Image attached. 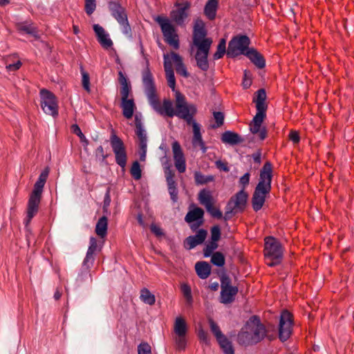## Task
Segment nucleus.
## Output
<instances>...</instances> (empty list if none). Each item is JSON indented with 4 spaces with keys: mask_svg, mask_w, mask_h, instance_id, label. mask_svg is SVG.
I'll return each mask as SVG.
<instances>
[{
    "mask_svg": "<svg viewBox=\"0 0 354 354\" xmlns=\"http://www.w3.org/2000/svg\"><path fill=\"white\" fill-rule=\"evenodd\" d=\"M266 335V327L254 316L239 333L237 342L240 345L248 346L261 342Z\"/></svg>",
    "mask_w": 354,
    "mask_h": 354,
    "instance_id": "4",
    "label": "nucleus"
},
{
    "mask_svg": "<svg viewBox=\"0 0 354 354\" xmlns=\"http://www.w3.org/2000/svg\"><path fill=\"white\" fill-rule=\"evenodd\" d=\"M191 125L193 127V145L199 146L201 149L203 150V151L205 152L207 148L205 147V142H203L202 138L200 125L196 121L191 122Z\"/></svg>",
    "mask_w": 354,
    "mask_h": 354,
    "instance_id": "26",
    "label": "nucleus"
},
{
    "mask_svg": "<svg viewBox=\"0 0 354 354\" xmlns=\"http://www.w3.org/2000/svg\"><path fill=\"white\" fill-rule=\"evenodd\" d=\"M138 354H152L151 347L147 342H142L138 346Z\"/></svg>",
    "mask_w": 354,
    "mask_h": 354,
    "instance_id": "49",
    "label": "nucleus"
},
{
    "mask_svg": "<svg viewBox=\"0 0 354 354\" xmlns=\"http://www.w3.org/2000/svg\"><path fill=\"white\" fill-rule=\"evenodd\" d=\"M97 241L95 237L91 236L89 240V246L86 252V257L82 263V268L86 272H88L89 268L93 266L95 257L94 254L97 250Z\"/></svg>",
    "mask_w": 354,
    "mask_h": 354,
    "instance_id": "19",
    "label": "nucleus"
},
{
    "mask_svg": "<svg viewBox=\"0 0 354 354\" xmlns=\"http://www.w3.org/2000/svg\"><path fill=\"white\" fill-rule=\"evenodd\" d=\"M221 140L222 142L232 146L239 145L243 142V139L239 133L232 131H225L223 132L221 135Z\"/></svg>",
    "mask_w": 354,
    "mask_h": 354,
    "instance_id": "25",
    "label": "nucleus"
},
{
    "mask_svg": "<svg viewBox=\"0 0 354 354\" xmlns=\"http://www.w3.org/2000/svg\"><path fill=\"white\" fill-rule=\"evenodd\" d=\"M250 39L247 35H238L232 38L228 43L227 56L234 58L241 55H246L250 49Z\"/></svg>",
    "mask_w": 354,
    "mask_h": 354,
    "instance_id": "9",
    "label": "nucleus"
},
{
    "mask_svg": "<svg viewBox=\"0 0 354 354\" xmlns=\"http://www.w3.org/2000/svg\"><path fill=\"white\" fill-rule=\"evenodd\" d=\"M174 165L179 173H184L186 170V162L184 153L178 142L172 144Z\"/></svg>",
    "mask_w": 354,
    "mask_h": 354,
    "instance_id": "18",
    "label": "nucleus"
},
{
    "mask_svg": "<svg viewBox=\"0 0 354 354\" xmlns=\"http://www.w3.org/2000/svg\"><path fill=\"white\" fill-rule=\"evenodd\" d=\"M81 74L82 76V86L87 91L90 92V77L87 72H86L83 67H80Z\"/></svg>",
    "mask_w": 354,
    "mask_h": 354,
    "instance_id": "45",
    "label": "nucleus"
},
{
    "mask_svg": "<svg viewBox=\"0 0 354 354\" xmlns=\"http://www.w3.org/2000/svg\"><path fill=\"white\" fill-rule=\"evenodd\" d=\"M206 211L213 217L217 219H221L223 217L222 212L214 205L207 209Z\"/></svg>",
    "mask_w": 354,
    "mask_h": 354,
    "instance_id": "51",
    "label": "nucleus"
},
{
    "mask_svg": "<svg viewBox=\"0 0 354 354\" xmlns=\"http://www.w3.org/2000/svg\"><path fill=\"white\" fill-rule=\"evenodd\" d=\"M218 0H208L204 8V14L209 20H214L216 15Z\"/></svg>",
    "mask_w": 354,
    "mask_h": 354,
    "instance_id": "33",
    "label": "nucleus"
},
{
    "mask_svg": "<svg viewBox=\"0 0 354 354\" xmlns=\"http://www.w3.org/2000/svg\"><path fill=\"white\" fill-rule=\"evenodd\" d=\"M146 64L147 66L142 73V77L145 92L150 106L161 115H165L170 118L176 115L179 118L183 119L188 125H191V122L195 121L194 116L197 112L196 106L194 104H178L175 111L171 101L167 99L163 100L162 106L156 95V86L153 75L149 68V63L148 60L146 61Z\"/></svg>",
    "mask_w": 354,
    "mask_h": 354,
    "instance_id": "1",
    "label": "nucleus"
},
{
    "mask_svg": "<svg viewBox=\"0 0 354 354\" xmlns=\"http://www.w3.org/2000/svg\"><path fill=\"white\" fill-rule=\"evenodd\" d=\"M194 180L197 185H205L214 181V177L212 175L205 176L199 171H196L194 174Z\"/></svg>",
    "mask_w": 354,
    "mask_h": 354,
    "instance_id": "40",
    "label": "nucleus"
},
{
    "mask_svg": "<svg viewBox=\"0 0 354 354\" xmlns=\"http://www.w3.org/2000/svg\"><path fill=\"white\" fill-rule=\"evenodd\" d=\"M175 342L176 347L178 350H184L187 344V340L185 335L177 336L175 338Z\"/></svg>",
    "mask_w": 354,
    "mask_h": 354,
    "instance_id": "54",
    "label": "nucleus"
},
{
    "mask_svg": "<svg viewBox=\"0 0 354 354\" xmlns=\"http://www.w3.org/2000/svg\"><path fill=\"white\" fill-rule=\"evenodd\" d=\"M207 235V231L205 229H200L195 235L189 236L185 239V245L188 250L194 248L198 245L202 244Z\"/></svg>",
    "mask_w": 354,
    "mask_h": 354,
    "instance_id": "21",
    "label": "nucleus"
},
{
    "mask_svg": "<svg viewBox=\"0 0 354 354\" xmlns=\"http://www.w3.org/2000/svg\"><path fill=\"white\" fill-rule=\"evenodd\" d=\"M95 0H85V12L91 15L95 10Z\"/></svg>",
    "mask_w": 354,
    "mask_h": 354,
    "instance_id": "53",
    "label": "nucleus"
},
{
    "mask_svg": "<svg viewBox=\"0 0 354 354\" xmlns=\"http://www.w3.org/2000/svg\"><path fill=\"white\" fill-rule=\"evenodd\" d=\"M215 165L217 167V169H218L221 171H224L225 172H227L230 171V169L227 166V163L225 162H223L221 160H216L215 162Z\"/></svg>",
    "mask_w": 354,
    "mask_h": 354,
    "instance_id": "57",
    "label": "nucleus"
},
{
    "mask_svg": "<svg viewBox=\"0 0 354 354\" xmlns=\"http://www.w3.org/2000/svg\"><path fill=\"white\" fill-rule=\"evenodd\" d=\"M93 30L98 42L104 48L108 49L113 46L112 40L109 38V34L106 32L103 27L99 24H94Z\"/></svg>",
    "mask_w": 354,
    "mask_h": 354,
    "instance_id": "23",
    "label": "nucleus"
},
{
    "mask_svg": "<svg viewBox=\"0 0 354 354\" xmlns=\"http://www.w3.org/2000/svg\"><path fill=\"white\" fill-rule=\"evenodd\" d=\"M150 230H151V232H153L157 236L163 235V232H162V229L155 224H152L150 226Z\"/></svg>",
    "mask_w": 354,
    "mask_h": 354,
    "instance_id": "62",
    "label": "nucleus"
},
{
    "mask_svg": "<svg viewBox=\"0 0 354 354\" xmlns=\"http://www.w3.org/2000/svg\"><path fill=\"white\" fill-rule=\"evenodd\" d=\"M245 56L259 68H263L266 66V60L263 56L254 48H250L246 53Z\"/></svg>",
    "mask_w": 354,
    "mask_h": 354,
    "instance_id": "24",
    "label": "nucleus"
},
{
    "mask_svg": "<svg viewBox=\"0 0 354 354\" xmlns=\"http://www.w3.org/2000/svg\"><path fill=\"white\" fill-rule=\"evenodd\" d=\"M109 9L113 17L121 26L122 33L127 37H131L132 31L125 8L118 2L111 1L109 3Z\"/></svg>",
    "mask_w": 354,
    "mask_h": 354,
    "instance_id": "10",
    "label": "nucleus"
},
{
    "mask_svg": "<svg viewBox=\"0 0 354 354\" xmlns=\"http://www.w3.org/2000/svg\"><path fill=\"white\" fill-rule=\"evenodd\" d=\"M110 143L115 154L116 163L122 168L125 167L127 160V155L123 141L112 130L110 137Z\"/></svg>",
    "mask_w": 354,
    "mask_h": 354,
    "instance_id": "11",
    "label": "nucleus"
},
{
    "mask_svg": "<svg viewBox=\"0 0 354 354\" xmlns=\"http://www.w3.org/2000/svg\"><path fill=\"white\" fill-rule=\"evenodd\" d=\"M174 329L177 336L185 335L187 331V326L185 319L180 317H176Z\"/></svg>",
    "mask_w": 354,
    "mask_h": 354,
    "instance_id": "35",
    "label": "nucleus"
},
{
    "mask_svg": "<svg viewBox=\"0 0 354 354\" xmlns=\"http://www.w3.org/2000/svg\"><path fill=\"white\" fill-rule=\"evenodd\" d=\"M197 275L202 279H207L211 274V266L206 261H198L195 264Z\"/></svg>",
    "mask_w": 354,
    "mask_h": 354,
    "instance_id": "31",
    "label": "nucleus"
},
{
    "mask_svg": "<svg viewBox=\"0 0 354 354\" xmlns=\"http://www.w3.org/2000/svg\"><path fill=\"white\" fill-rule=\"evenodd\" d=\"M250 174L247 172L239 179V183L243 186L242 189H245L246 185L249 184Z\"/></svg>",
    "mask_w": 354,
    "mask_h": 354,
    "instance_id": "58",
    "label": "nucleus"
},
{
    "mask_svg": "<svg viewBox=\"0 0 354 354\" xmlns=\"http://www.w3.org/2000/svg\"><path fill=\"white\" fill-rule=\"evenodd\" d=\"M164 171L171 199L174 203H176L178 201V192L176 187V183L174 180L175 174L168 162L164 165Z\"/></svg>",
    "mask_w": 354,
    "mask_h": 354,
    "instance_id": "16",
    "label": "nucleus"
},
{
    "mask_svg": "<svg viewBox=\"0 0 354 354\" xmlns=\"http://www.w3.org/2000/svg\"><path fill=\"white\" fill-rule=\"evenodd\" d=\"M17 28L20 32H24L26 34L30 35L35 38L38 37L37 29L32 24H28L27 22L20 23L17 25Z\"/></svg>",
    "mask_w": 354,
    "mask_h": 354,
    "instance_id": "36",
    "label": "nucleus"
},
{
    "mask_svg": "<svg viewBox=\"0 0 354 354\" xmlns=\"http://www.w3.org/2000/svg\"><path fill=\"white\" fill-rule=\"evenodd\" d=\"M225 53L227 54L226 40L225 39H221L213 57L214 59H219L222 58Z\"/></svg>",
    "mask_w": 354,
    "mask_h": 354,
    "instance_id": "41",
    "label": "nucleus"
},
{
    "mask_svg": "<svg viewBox=\"0 0 354 354\" xmlns=\"http://www.w3.org/2000/svg\"><path fill=\"white\" fill-rule=\"evenodd\" d=\"M218 248V244L216 242L210 241L206 244L205 247L203 249V254L205 257H208L212 255L214 250H215Z\"/></svg>",
    "mask_w": 354,
    "mask_h": 354,
    "instance_id": "46",
    "label": "nucleus"
},
{
    "mask_svg": "<svg viewBox=\"0 0 354 354\" xmlns=\"http://www.w3.org/2000/svg\"><path fill=\"white\" fill-rule=\"evenodd\" d=\"M204 210L198 207H194L189 210L185 217V221L187 223H192L194 221H204Z\"/></svg>",
    "mask_w": 354,
    "mask_h": 354,
    "instance_id": "29",
    "label": "nucleus"
},
{
    "mask_svg": "<svg viewBox=\"0 0 354 354\" xmlns=\"http://www.w3.org/2000/svg\"><path fill=\"white\" fill-rule=\"evenodd\" d=\"M164 58V68L165 71V75L167 80L168 86L171 88L172 91L175 90L176 87V79L174 72L172 68V62L169 58V55L165 54Z\"/></svg>",
    "mask_w": 354,
    "mask_h": 354,
    "instance_id": "22",
    "label": "nucleus"
},
{
    "mask_svg": "<svg viewBox=\"0 0 354 354\" xmlns=\"http://www.w3.org/2000/svg\"><path fill=\"white\" fill-rule=\"evenodd\" d=\"M205 24L201 19L194 21L193 27V44L197 50L195 55L197 66L203 71L209 69L208 55L212 44V39L207 37Z\"/></svg>",
    "mask_w": 354,
    "mask_h": 354,
    "instance_id": "2",
    "label": "nucleus"
},
{
    "mask_svg": "<svg viewBox=\"0 0 354 354\" xmlns=\"http://www.w3.org/2000/svg\"><path fill=\"white\" fill-rule=\"evenodd\" d=\"M96 156H100L102 158V160H104L107 158V155L104 153V148L102 146H99L96 149Z\"/></svg>",
    "mask_w": 354,
    "mask_h": 354,
    "instance_id": "64",
    "label": "nucleus"
},
{
    "mask_svg": "<svg viewBox=\"0 0 354 354\" xmlns=\"http://www.w3.org/2000/svg\"><path fill=\"white\" fill-rule=\"evenodd\" d=\"M289 138L293 143H298L300 140L299 135L296 131H291L290 132Z\"/></svg>",
    "mask_w": 354,
    "mask_h": 354,
    "instance_id": "60",
    "label": "nucleus"
},
{
    "mask_svg": "<svg viewBox=\"0 0 354 354\" xmlns=\"http://www.w3.org/2000/svg\"><path fill=\"white\" fill-rule=\"evenodd\" d=\"M171 57L172 61L175 63L176 73L184 77H188L189 76V73L183 62L182 57L174 52L171 53Z\"/></svg>",
    "mask_w": 354,
    "mask_h": 354,
    "instance_id": "27",
    "label": "nucleus"
},
{
    "mask_svg": "<svg viewBox=\"0 0 354 354\" xmlns=\"http://www.w3.org/2000/svg\"><path fill=\"white\" fill-rule=\"evenodd\" d=\"M50 173V168L46 167L39 174L34 185L33 190L30 195L27 205V215L24 223L27 226L39 209L44 185Z\"/></svg>",
    "mask_w": 354,
    "mask_h": 354,
    "instance_id": "5",
    "label": "nucleus"
},
{
    "mask_svg": "<svg viewBox=\"0 0 354 354\" xmlns=\"http://www.w3.org/2000/svg\"><path fill=\"white\" fill-rule=\"evenodd\" d=\"M272 178V165L267 162L260 171L259 181L252 198V205L255 212H258L262 208L266 196L270 192Z\"/></svg>",
    "mask_w": 354,
    "mask_h": 354,
    "instance_id": "3",
    "label": "nucleus"
},
{
    "mask_svg": "<svg viewBox=\"0 0 354 354\" xmlns=\"http://www.w3.org/2000/svg\"><path fill=\"white\" fill-rule=\"evenodd\" d=\"M41 106L44 112L53 117L58 115V105L55 95L46 89L40 91Z\"/></svg>",
    "mask_w": 354,
    "mask_h": 354,
    "instance_id": "12",
    "label": "nucleus"
},
{
    "mask_svg": "<svg viewBox=\"0 0 354 354\" xmlns=\"http://www.w3.org/2000/svg\"><path fill=\"white\" fill-rule=\"evenodd\" d=\"M131 93H120L121 95V104L120 106L122 109V115L127 119L132 118L136 104L133 98L129 99V96Z\"/></svg>",
    "mask_w": 354,
    "mask_h": 354,
    "instance_id": "20",
    "label": "nucleus"
},
{
    "mask_svg": "<svg viewBox=\"0 0 354 354\" xmlns=\"http://www.w3.org/2000/svg\"><path fill=\"white\" fill-rule=\"evenodd\" d=\"M136 134L138 138L139 147H140V160L145 161L146 159L147 149V137L145 130L144 129L142 122L138 120V116H136Z\"/></svg>",
    "mask_w": 354,
    "mask_h": 354,
    "instance_id": "15",
    "label": "nucleus"
},
{
    "mask_svg": "<svg viewBox=\"0 0 354 354\" xmlns=\"http://www.w3.org/2000/svg\"><path fill=\"white\" fill-rule=\"evenodd\" d=\"M118 81L121 84L120 93H131V86L128 80L122 71L118 73Z\"/></svg>",
    "mask_w": 354,
    "mask_h": 354,
    "instance_id": "38",
    "label": "nucleus"
},
{
    "mask_svg": "<svg viewBox=\"0 0 354 354\" xmlns=\"http://www.w3.org/2000/svg\"><path fill=\"white\" fill-rule=\"evenodd\" d=\"M231 279L230 278L229 276H227V274H222L221 276V291H223V290H225L226 288H230V287H233L232 285H231Z\"/></svg>",
    "mask_w": 354,
    "mask_h": 354,
    "instance_id": "50",
    "label": "nucleus"
},
{
    "mask_svg": "<svg viewBox=\"0 0 354 354\" xmlns=\"http://www.w3.org/2000/svg\"><path fill=\"white\" fill-rule=\"evenodd\" d=\"M108 219L105 216L99 218L95 226V233L101 238H104L107 234Z\"/></svg>",
    "mask_w": 354,
    "mask_h": 354,
    "instance_id": "34",
    "label": "nucleus"
},
{
    "mask_svg": "<svg viewBox=\"0 0 354 354\" xmlns=\"http://www.w3.org/2000/svg\"><path fill=\"white\" fill-rule=\"evenodd\" d=\"M238 291L239 290L236 286L230 287L221 291V303L225 304L232 303L234 300V297L237 294Z\"/></svg>",
    "mask_w": 354,
    "mask_h": 354,
    "instance_id": "30",
    "label": "nucleus"
},
{
    "mask_svg": "<svg viewBox=\"0 0 354 354\" xmlns=\"http://www.w3.org/2000/svg\"><path fill=\"white\" fill-rule=\"evenodd\" d=\"M175 6L176 9L173 10L170 12L171 19L178 26H183L189 16L188 10L191 7V3L188 1H185L181 3L176 2Z\"/></svg>",
    "mask_w": 354,
    "mask_h": 354,
    "instance_id": "13",
    "label": "nucleus"
},
{
    "mask_svg": "<svg viewBox=\"0 0 354 354\" xmlns=\"http://www.w3.org/2000/svg\"><path fill=\"white\" fill-rule=\"evenodd\" d=\"M264 255L270 262L267 264L270 267L279 265L283 259V249L281 243L273 236L265 239Z\"/></svg>",
    "mask_w": 354,
    "mask_h": 354,
    "instance_id": "6",
    "label": "nucleus"
},
{
    "mask_svg": "<svg viewBox=\"0 0 354 354\" xmlns=\"http://www.w3.org/2000/svg\"><path fill=\"white\" fill-rule=\"evenodd\" d=\"M211 241L214 242H216L221 239V228L218 225H214L211 227Z\"/></svg>",
    "mask_w": 354,
    "mask_h": 354,
    "instance_id": "48",
    "label": "nucleus"
},
{
    "mask_svg": "<svg viewBox=\"0 0 354 354\" xmlns=\"http://www.w3.org/2000/svg\"><path fill=\"white\" fill-rule=\"evenodd\" d=\"M248 198V194L243 189L232 196L226 205L224 219H230L232 214L243 212L246 207Z\"/></svg>",
    "mask_w": 354,
    "mask_h": 354,
    "instance_id": "8",
    "label": "nucleus"
},
{
    "mask_svg": "<svg viewBox=\"0 0 354 354\" xmlns=\"http://www.w3.org/2000/svg\"><path fill=\"white\" fill-rule=\"evenodd\" d=\"M208 322L209 324L210 330L215 336L217 341L225 336L221 330L218 324L212 318H209Z\"/></svg>",
    "mask_w": 354,
    "mask_h": 354,
    "instance_id": "42",
    "label": "nucleus"
},
{
    "mask_svg": "<svg viewBox=\"0 0 354 354\" xmlns=\"http://www.w3.org/2000/svg\"><path fill=\"white\" fill-rule=\"evenodd\" d=\"M198 200L200 204L204 206L205 209H207L214 204V199L212 196V192L207 189H203L199 192Z\"/></svg>",
    "mask_w": 354,
    "mask_h": 354,
    "instance_id": "28",
    "label": "nucleus"
},
{
    "mask_svg": "<svg viewBox=\"0 0 354 354\" xmlns=\"http://www.w3.org/2000/svg\"><path fill=\"white\" fill-rule=\"evenodd\" d=\"M71 130L72 133L75 134L76 136H77L80 138V139H81V138L84 139V135L82 132L80 127L77 124H73L71 127Z\"/></svg>",
    "mask_w": 354,
    "mask_h": 354,
    "instance_id": "56",
    "label": "nucleus"
},
{
    "mask_svg": "<svg viewBox=\"0 0 354 354\" xmlns=\"http://www.w3.org/2000/svg\"><path fill=\"white\" fill-rule=\"evenodd\" d=\"M214 118L216 121V124L214 125V128H217L223 125L224 122V114L220 111H214L213 113Z\"/></svg>",
    "mask_w": 354,
    "mask_h": 354,
    "instance_id": "52",
    "label": "nucleus"
},
{
    "mask_svg": "<svg viewBox=\"0 0 354 354\" xmlns=\"http://www.w3.org/2000/svg\"><path fill=\"white\" fill-rule=\"evenodd\" d=\"M181 291L187 301L191 303L192 301V297L190 287L187 284H183L181 286Z\"/></svg>",
    "mask_w": 354,
    "mask_h": 354,
    "instance_id": "55",
    "label": "nucleus"
},
{
    "mask_svg": "<svg viewBox=\"0 0 354 354\" xmlns=\"http://www.w3.org/2000/svg\"><path fill=\"white\" fill-rule=\"evenodd\" d=\"M21 62L20 61H17L16 63L10 64L6 66V69L8 71H15L19 69L21 66Z\"/></svg>",
    "mask_w": 354,
    "mask_h": 354,
    "instance_id": "61",
    "label": "nucleus"
},
{
    "mask_svg": "<svg viewBox=\"0 0 354 354\" xmlns=\"http://www.w3.org/2000/svg\"><path fill=\"white\" fill-rule=\"evenodd\" d=\"M140 299L144 303L151 306L153 305L156 301L155 296L147 288H143L141 290Z\"/></svg>",
    "mask_w": 354,
    "mask_h": 354,
    "instance_id": "39",
    "label": "nucleus"
},
{
    "mask_svg": "<svg viewBox=\"0 0 354 354\" xmlns=\"http://www.w3.org/2000/svg\"><path fill=\"white\" fill-rule=\"evenodd\" d=\"M257 97L254 99V102L256 104L257 111L259 112L266 113L267 105L265 103L266 99V93L265 89L260 88L257 91Z\"/></svg>",
    "mask_w": 354,
    "mask_h": 354,
    "instance_id": "32",
    "label": "nucleus"
},
{
    "mask_svg": "<svg viewBox=\"0 0 354 354\" xmlns=\"http://www.w3.org/2000/svg\"><path fill=\"white\" fill-rule=\"evenodd\" d=\"M178 104L186 105L187 104L185 101L184 95L180 93L177 92L176 95V108L178 107Z\"/></svg>",
    "mask_w": 354,
    "mask_h": 354,
    "instance_id": "59",
    "label": "nucleus"
},
{
    "mask_svg": "<svg viewBox=\"0 0 354 354\" xmlns=\"http://www.w3.org/2000/svg\"><path fill=\"white\" fill-rule=\"evenodd\" d=\"M130 172L134 179H136V180L140 179L141 176H142V171H141L140 164L138 161H135L133 163V165L131 167V169H130Z\"/></svg>",
    "mask_w": 354,
    "mask_h": 354,
    "instance_id": "44",
    "label": "nucleus"
},
{
    "mask_svg": "<svg viewBox=\"0 0 354 354\" xmlns=\"http://www.w3.org/2000/svg\"><path fill=\"white\" fill-rule=\"evenodd\" d=\"M217 342L225 354H234L232 342L226 336L218 339Z\"/></svg>",
    "mask_w": 354,
    "mask_h": 354,
    "instance_id": "37",
    "label": "nucleus"
},
{
    "mask_svg": "<svg viewBox=\"0 0 354 354\" xmlns=\"http://www.w3.org/2000/svg\"><path fill=\"white\" fill-rule=\"evenodd\" d=\"M198 337L201 342L209 345V338L207 334V332L204 330L202 326H200L198 329Z\"/></svg>",
    "mask_w": 354,
    "mask_h": 354,
    "instance_id": "47",
    "label": "nucleus"
},
{
    "mask_svg": "<svg viewBox=\"0 0 354 354\" xmlns=\"http://www.w3.org/2000/svg\"><path fill=\"white\" fill-rule=\"evenodd\" d=\"M292 318L288 310H283L280 317L279 337L281 342L286 341L292 333Z\"/></svg>",
    "mask_w": 354,
    "mask_h": 354,
    "instance_id": "14",
    "label": "nucleus"
},
{
    "mask_svg": "<svg viewBox=\"0 0 354 354\" xmlns=\"http://www.w3.org/2000/svg\"><path fill=\"white\" fill-rule=\"evenodd\" d=\"M189 224L190 229L193 232H195L199 228V227H201V225H203L204 224V221H194V222H193L192 223H189Z\"/></svg>",
    "mask_w": 354,
    "mask_h": 354,
    "instance_id": "63",
    "label": "nucleus"
},
{
    "mask_svg": "<svg viewBox=\"0 0 354 354\" xmlns=\"http://www.w3.org/2000/svg\"><path fill=\"white\" fill-rule=\"evenodd\" d=\"M266 117L264 112L257 111L252 121L250 124V130L253 134H259L260 140H263L267 136V130L265 127H261V124Z\"/></svg>",
    "mask_w": 354,
    "mask_h": 354,
    "instance_id": "17",
    "label": "nucleus"
},
{
    "mask_svg": "<svg viewBox=\"0 0 354 354\" xmlns=\"http://www.w3.org/2000/svg\"><path fill=\"white\" fill-rule=\"evenodd\" d=\"M211 262L218 267H222L225 264V257L220 252H216L212 255Z\"/></svg>",
    "mask_w": 354,
    "mask_h": 354,
    "instance_id": "43",
    "label": "nucleus"
},
{
    "mask_svg": "<svg viewBox=\"0 0 354 354\" xmlns=\"http://www.w3.org/2000/svg\"><path fill=\"white\" fill-rule=\"evenodd\" d=\"M155 21L160 27L165 41L175 49L180 47L179 38L175 26L167 17L158 16Z\"/></svg>",
    "mask_w": 354,
    "mask_h": 354,
    "instance_id": "7",
    "label": "nucleus"
}]
</instances>
